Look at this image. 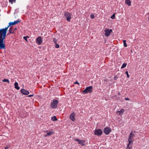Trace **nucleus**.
<instances>
[{"instance_id":"obj_1","label":"nucleus","mask_w":149,"mask_h":149,"mask_svg":"<svg viewBox=\"0 0 149 149\" xmlns=\"http://www.w3.org/2000/svg\"><path fill=\"white\" fill-rule=\"evenodd\" d=\"M9 25L5 28L0 29V49H4L5 48V46L4 42V40L6 37V34L9 27Z\"/></svg>"},{"instance_id":"obj_2","label":"nucleus","mask_w":149,"mask_h":149,"mask_svg":"<svg viewBox=\"0 0 149 149\" xmlns=\"http://www.w3.org/2000/svg\"><path fill=\"white\" fill-rule=\"evenodd\" d=\"M93 86H90L87 87L82 92V93L83 94H86L88 93H91L92 92V89Z\"/></svg>"},{"instance_id":"obj_3","label":"nucleus","mask_w":149,"mask_h":149,"mask_svg":"<svg viewBox=\"0 0 149 149\" xmlns=\"http://www.w3.org/2000/svg\"><path fill=\"white\" fill-rule=\"evenodd\" d=\"M58 101L56 99H54L53 102L51 103V106L53 109L56 108L58 104Z\"/></svg>"},{"instance_id":"obj_4","label":"nucleus","mask_w":149,"mask_h":149,"mask_svg":"<svg viewBox=\"0 0 149 149\" xmlns=\"http://www.w3.org/2000/svg\"><path fill=\"white\" fill-rule=\"evenodd\" d=\"M71 13L68 12H65L64 13V16L66 18V20L68 22H70L71 18Z\"/></svg>"},{"instance_id":"obj_5","label":"nucleus","mask_w":149,"mask_h":149,"mask_svg":"<svg viewBox=\"0 0 149 149\" xmlns=\"http://www.w3.org/2000/svg\"><path fill=\"white\" fill-rule=\"evenodd\" d=\"M74 141L78 142V143L82 146L85 145V141L84 140H80L78 139H75Z\"/></svg>"},{"instance_id":"obj_6","label":"nucleus","mask_w":149,"mask_h":149,"mask_svg":"<svg viewBox=\"0 0 149 149\" xmlns=\"http://www.w3.org/2000/svg\"><path fill=\"white\" fill-rule=\"evenodd\" d=\"M112 30L111 29H106L104 30L105 32V35L107 37H108L110 35V34L112 32Z\"/></svg>"},{"instance_id":"obj_7","label":"nucleus","mask_w":149,"mask_h":149,"mask_svg":"<svg viewBox=\"0 0 149 149\" xmlns=\"http://www.w3.org/2000/svg\"><path fill=\"white\" fill-rule=\"evenodd\" d=\"M42 41V37L40 36L38 37L36 39V42L38 45H40Z\"/></svg>"},{"instance_id":"obj_8","label":"nucleus","mask_w":149,"mask_h":149,"mask_svg":"<svg viewBox=\"0 0 149 149\" xmlns=\"http://www.w3.org/2000/svg\"><path fill=\"white\" fill-rule=\"evenodd\" d=\"M21 92L22 94L25 95H28L29 93L28 91L25 90L24 89H22L21 90Z\"/></svg>"},{"instance_id":"obj_9","label":"nucleus","mask_w":149,"mask_h":149,"mask_svg":"<svg viewBox=\"0 0 149 149\" xmlns=\"http://www.w3.org/2000/svg\"><path fill=\"white\" fill-rule=\"evenodd\" d=\"M134 136V134H133L132 132L130 133V137L128 139V141L129 142V144H130L132 141V138Z\"/></svg>"},{"instance_id":"obj_10","label":"nucleus","mask_w":149,"mask_h":149,"mask_svg":"<svg viewBox=\"0 0 149 149\" xmlns=\"http://www.w3.org/2000/svg\"><path fill=\"white\" fill-rule=\"evenodd\" d=\"M75 116V114L73 112L72 113L70 116V118L72 121H74L75 120V118L74 116Z\"/></svg>"},{"instance_id":"obj_11","label":"nucleus","mask_w":149,"mask_h":149,"mask_svg":"<svg viewBox=\"0 0 149 149\" xmlns=\"http://www.w3.org/2000/svg\"><path fill=\"white\" fill-rule=\"evenodd\" d=\"M46 133L47 134H45L44 136L46 137L47 136H51L53 133H54L52 131H46Z\"/></svg>"},{"instance_id":"obj_12","label":"nucleus","mask_w":149,"mask_h":149,"mask_svg":"<svg viewBox=\"0 0 149 149\" xmlns=\"http://www.w3.org/2000/svg\"><path fill=\"white\" fill-rule=\"evenodd\" d=\"M20 22V21L19 20H17V21H15L14 22H10L9 23V26H11V25H14L15 24L19 22Z\"/></svg>"},{"instance_id":"obj_13","label":"nucleus","mask_w":149,"mask_h":149,"mask_svg":"<svg viewBox=\"0 0 149 149\" xmlns=\"http://www.w3.org/2000/svg\"><path fill=\"white\" fill-rule=\"evenodd\" d=\"M124 111V109H121L120 110L116 112V113L118 115H121L122 114Z\"/></svg>"},{"instance_id":"obj_14","label":"nucleus","mask_w":149,"mask_h":149,"mask_svg":"<svg viewBox=\"0 0 149 149\" xmlns=\"http://www.w3.org/2000/svg\"><path fill=\"white\" fill-rule=\"evenodd\" d=\"M102 131H95L94 134L95 135L99 136L102 134Z\"/></svg>"},{"instance_id":"obj_15","label":"nucleus","mask_w":149,"mask_h":149,"mask_svg":"<svg viewBox=\"0 0 149 149\" xmlns=\"http://www.w3.org/2000/svg\"><path fill=\"white\" fill-rule=\"evenodd\" d=\"M14 86L15 87V88L19 90V87L18 86V83L17 82H15L14 84Z\"/></svg>"},{"instance_id":"obj_16","label":"nucleus","mask_w":149,"mask_h":149,"mask_svg":"<svg viewBox=\"0 0 149 149\" xmlns=\"http://www.w3.org/2000/svg\"><path fill=\"white\" fill-rule=\"evenodd\" d=\"M126 4H127L128 6H130L131 5V2L130 0H126L125 1Z\"/></svg>"},{"instance_id":"obj_17","label":"nucleus","mask_w":149,"mask_h":149,"mask_svg":"<svg viewBox=\"0 0 149 149\" xmlns=\"http://www.w3.org/2000/svg\"><path fill=\"white\" fill-rule=\"evenodd\" d=\"M2 81L3 82H7L8 83H10V81L8 79H4Z\"/></svg>"},{"instance_id":"obj_18","label":"nucleus","mask_w":149,"mask_h":149,"mask_svg":"<svg viewBox=\"0 0 149 149\" xmlns=\"http://www.w3.org/2000/svg\"><path fill=\"white\" fill-rule=\"evenodd\" d=\"M126 65H127L126 63H123V64L122 65L121 67V68L123 69V68H125L126 66Z\"/></svg>"},{"instance_id":"obj_19","label":"nucleus","mask_w":149,"mask_h":149,"mask_svg":"<svg viewBox=\"0 0 149 149\" xmlns=\"http://www.w3.org/2000/svg\"><path fill=\"white\" fill-rule=\"evenodd\" d=\"M52 120L53 121H55L57 120V119L56 117V116H54V117H53L52 118Z\"/></svg>"},{"instance_id":"obj_20","label":"nucleus","mask_w":149,"mask_h":149,"mask_svg":"<svg viewBox=\"0 0 149 149\" xmlns=\"http://www.w3.org/2000/svg\"><path fill=\"white\" fill-rule=\"evenodd\" d=\"M126 40H124L123 41V43L124 44V46L125 47H127V45L126 43Z\"/></svg>"},{"instance_id":"obj_21","label":"nucleus","mask_w":149,"mask_h":149,"mask_svg":"<svg viewBox=\"0 0 149 149\" xmlns=\"http://www.w3.org/2000/svg\"><path fill=\"white\" fill-rule=\"evenodd\" d=\"M103 130H111V129L109 127H106L104 128Z\"/></svg>"},{"instance_id":"obj_22","label":"nucleus","mask_w":149,"mask_h":149,"mask_svg":"<svg viewBox=\"0 0 149 149\" xmlns=\"http://www.w3.org/2000/svg\"><path fill=\"white\" fill-rule=\"evenodd\" d=\"M130 144H129V143L127 146V149H131V146H130Z\"/></svg>"},{"instance_id":"obj_23","label":"nucleus","mask_w":149,"mask_h":149,"mask_svg":"<svg viewBox=\"0 0 149 149\" xmlns=\"http://www.w3.org/2000/svg\"><path fill=\"white\" fill-rule=\"evenodd\" d=\"M104 132L105 134H106L107 135L111 131H104Z\"/></svg>"},{"instance_id":"obj_24","label":"nucleus","mask_w":149,"mask_h":149,"mask_svg":"<svg viewBox=\"0 0 149 149\" xmlns=\"http://www.w3.org/2000/svg\"><path fill=\"white\" fill-rule=\"evenodd\" d=\"M27 38H29V37L28 36L23 37L24 39V40H25L27 41Z\"/></svg>"},{"instance_id":"obj_25","label":"nucleus","mask_w":149,"mask_h":149,"mask_svg":"<svg viewBox=\"0 0 149 149\" xmlns=\"http://www.w3.org/2000/svg\"><path fill=\"white\" fill-rule=\"evenodd\" d=\"M55 48H59V45L58 44H57V43H55Z\"/></svg>"},{"instance_id":"obj_26","label":"nucleus","mask_w":149,"mask_h":149,"mask_svg":"<svg viewBox=\"0 0 149 149\" xmlns=\"http://www.w3.org/2000/svg\"><path fill=\"white\" fill-rule=\"evenodd\" d=\"M53 41L54 42V43L55 44L57 43V40L55 38H53Z\"/></svg>"},{"instance_id":"obj_27","label":"nucleus","mask_w":149,"mask_h":149,"mask_svg":"<svg viewBox=\"0 0 149 149\" xmlns=\"http://www.w3.org/2000/svg\"><path fill=\"white\" fill-rule=\"evenodd\" d=\"M15 0H9V2L12 3L13 2H15Z\"/></svg>"},{"instance_id":"obj_28","label":"nucleus","mask_w":149,"mask_h":149,"mask_svg":"<svg viewBox=\"0 0 149 149\" xmlns=\"http://www.w3.org/2000/svg\"><path fill=\"white\" fill-rule=\"evenodd\" d=\"M90 17L92 19H94V15L91 14L90 15Z\"/></svg>"},{"instance_id":"obj_29","label":"nucleus","mask_w":149,"mask_h":149,"mask_svg":"<svg viewBox=\"0 0 149 149\" xmlns=\"http://www.w3.org/2000/svg\"><path fill=\"white\" fill-rule=\"evenodd\" d=\"M111 18L112 19H114L115 18V16L114 14H113L111 16Z\"/></svg>"},{"instance_id":"obj_30","label":"nucleus","mask_w":149,"mask_h":149,"mask_svg":"<svg viewBox=\"0 0 149 149\" xmlns=\"http://www.w3.org/2000/svg\"><path fill=\"white\" fill-rule=\"evenodd\" d=\"M9 33H13V32H12V29L11 28H10L9 29Z\"/></svg>"},{"instance_id":"obj_31","label":"nucleus","mask_w":149,"mask_h":149,"mask_svg":"<svg viewBox=\"0 0 149 149\" xmlns=\"http://www.w3.org/2000/svg\"><path fill=\"white\" fill-rule=\"evenodd\" d=\"M125 74L127 75V77L128 78L129 77V75L128 74V73L127 71L125 72Z\"/></svg>"},{"instance_id":"obj_32","label":"nucleus","mask_w":149,"mask_h":149,"mask_svg":"<svg viewBox=\"0 0 149 149\" xmlns=\"http://www.w3.org/2000/svg\"><path fill=\"white\" fill-rule=\"evenodd\" d=\"M10 147V146H7L5 148V149H8Z\"/></svg>"},{"instance_id":"obj_33","label":"nucleus","mask_w":149,"mask_h":149,"mask_svg":"<svg viewBox=\"0 0 149 149\" xmlns=\"http://www.w3.org/2000/svg\"><path fill=\"white\" fill-rule=\"evenodd\" d=\"M118 77L117 76H115L114 77V79L115 80H117V79H118Z\"/></svg>"},{"instance_id":"obj_34","label":"nucleus","mask_w":149,"mask_h":149,"mask_svg":"<svg viewBox=\"0 0 149 149\" xmlns=\"http://www.w3.org/2000/svg\"><path fill=\"white\" fill-rule=\"evenodd\" d=\"M34 95L33 94V95H29L28 96V97H32Z\"/></svg>"},{"instance_id":"obj_35","label":"nucleus","mask_w":149,"mask_h":149,"mask_svg":"<svg viewBox=\"0 0 149 149\" xmlns=\"http://www.w3.org/2000/svg\"><path fill=\"white\" fill-rule=\"evenodd\" d=\"M74 84H78L79 85V83L77 81L76 82L74 83Z\"/></svg>"},{"instance_id":"obj_36","label":"nucleus","mask_w":149,"mask_h":149,"mask_svg":"<svg viewBox=\"0 0 149 149\" xmlns=\"http://www.w3.org/2000/svg\"><path fill=\"white\" fill-rule=\"evenodd\" d=\"M125 99L126 100H130V99L129 98H125Z\"/></svg>"},{"instance_id":"obj_37","label":"nucleus","mask_w":149,"mask_h":149,"mask_svg":"<svg viewBox=\"0 0 149 149\" xmlns=\"http://www.w3.org/2000/svg\"><path fill=\"white\" fill-rule=\"evenodd\" d=\"M95 130H99V131H100V130H102L100 129H97V130L95 129Z\"/></svg>"},{"instance_id":"obj_38","label":"nucleus","mask_w":149,"mask_h":149,"mask_svg":"<svg viewBox=\"0 0 149 149\" xmlns=\"http://www.w3.org/2000/svg\"><path fill=\"white\" fill-rule=\"evenodd\" d=\"M118 94H120V93H118Z\"/></svg>"},{"instance_id":"obj_39","label":"nucleus","mask_w":149,"mask_h":149,"mask_svg":"<svg viewBox=\"0 0 149 149\" xmlns=\"http://www.w3.org/2000/svg\"><path fill=\"white\" fill-rule=\"evenodd\" d=\"M148 19L149 20V17H148Z\"/></svg>"}]
</instances>
